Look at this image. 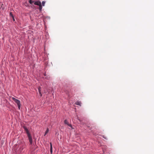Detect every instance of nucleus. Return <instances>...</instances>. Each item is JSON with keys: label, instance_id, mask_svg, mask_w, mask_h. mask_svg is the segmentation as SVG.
Here are the masks:
<instances>
[{"label": "nucleus", "instance_id": "nucleus-13", "mask_svg": "<svg viewBox=\"0 0 154 154\" xmlns=\"http://www.w3.org/2000/svg\"><path fill=\"white\" fill-rule=\"evenodd\" d=\"M68 125V126H69V127H71V128H72V125H71V124H68V125Z\"/></svg>", "mask_w": 154, "mask_h": 154}, {"label": "nucleus", "instance_id": "nucleus-10", "mask_svg": "<svg viewBox=\"0 0 154 154\" xmlns=\"http://www.w3.org/2000/svg\"><path fill=\"white\" fill-rule=\"evenodd\" d=\"M64 123L66 124H67L68 125V124L69 123H68V122L66 120H65L64 121Z\"/></svg>", "mask_w": 154, "mask_h": 154}, {"label": "nucleus", "instance_id": "nucleus-11", "mask_svg": "<svg viewBox=\"0 0 154 154\" xmlns=\"http://www.w3.org/2000/svg\"><path fill=\"white\" fill-rule=\"evenodd\" d=\"M45 1H42V5L43 6H44L45 5Z\"/></svg>", "mask_w": 154, "mask_h": 154}, {"label": "nucleus", "instance_id": "nucleus-2", "mask_svg": "<svg viewBox=\"0 0 154 154\" xmlns=\"http://www.w3.org/2000/svg\"><path fill=\"white\" fill-rule=\"evenodd\" d=\"M12 99L17 104L18 109H20L21 105L20 101L14 97H12Z\"/></svg>", "mask_w": 154, "mask_h": 154}, {"label": "nucleus", "instance_id": "nucleus-12", "mask_svg": "<svg viewBox=\"0 0 154 154\" xmlns=\"http://www.w3.org/2000/svg\"><path fill=\"white\" fill-rule=\"evenodd\" d=\"M10 16H12V17H13V20H14V18L13 16V15H12V14L11 13H10Z\"/></svg>", "mask_w": 154, "mask_h": 154}, {"label": "nucleus", "instance_id": "nucleus-8", "mask_svg": "<svg viewBox=\"0 0 154 154\" xmlns=\"http://www.w3.org/2000/svg\"><path fill=\"white\" fill-rule=\"evenodd\" d=\"M39 9L41 11V10L42 9V7L41 4L40 5H39Z\"/></svg>", "mask_w": 154, "mask_h": 154}, {"label": "nucleus", "instance_id": "nucleus-3", "mask_svg": "<svg viewBox=\"0 0 154 154\" xmlns=\"http://www.w3.org/2000/svg\"><path fill=\"white\" fill-rule=\"evenodd\" d=\"M34 4L35 5H37L38 6H39L41 4V2L39 1L35 2H34Z\"/></svg>", "mask_w": 154, "mask_h": 154}, {"label": "nucleus", "instance_id": "nucleus-6", "mask_svg": "<svg viewBox=\"0 0 154 154\" xmlns=\"http://www.w3.org/2000/svg\"><path fill=\"white\" fill-rule=\"evenodd\" d=\"M49 132V129L48 128H47V130H46V131L45 132V135Z\"/></svg>", "mask_w": 154, "mask_h": 154}, {"label": "nucleus", "instance_id": "nucleus-7", "mask_svg": "<svg viewBox=\"0 0 154 154\" xmlns=\"http://www.w3.org/2000/svg\"><path fill=\"white\" fill-rule=\"evenodd\" d=\"M41 87H39L38 88V92L40 94H41Z\"/></svg>", "mask_w": 154, "mask_h": 154}, {"label": "nucleus", "instance_id": "nucleus-14", "mask_svg": "<svg viewBox=\"0 0 154 154\" xmlns=\"http://www.w3.org/2000/svg\"><path fill=\"white\" fill-rule=\"evenodd\" d=\"M102 137H103V138H105V139H107L106 137H105L103 135V136H102Z\"/></svg>", "mask_w": 154, "mask_h": 154}, {"label": "nucleus", "instance_id": "nucleus-15", "mask_svg": "<svg viewBox=\"0 0 154 154\" xmlns=\"http://www.w3.org/2000/svg\"><path fill=\"white\" fill-rule=\"evenodd\" d=\"M75 104H77V103L76 102L75 103Z\"/></svg>", "mask_w": 154, "mask_h": 154}, {"label": "nucleus", "instance_id": "nucleus-17", "mask_svg": "<svg viewBox=\"0 0 154 154\" xmlns=\"http://www.w3.org/2000/svg\"><path fill=\"white\" fill-rule=\"evenodd\" d=\"M45 78H46V79H48V78H46V77H45Z\"/></svg>", "mask_w": 154, "mask_h": 154}, {"label": "nucleus", "instance_id": "nucleus-4", "mask_svg": "<svg viewBox=\"0 0 154 154\" xmlns=\"http://www.w3.org/2000/svg\"><path fill=\"white\" fill-rule=\"evenodd\" d=\"M50 145H51L50 152H51V153H52V144H51V143H50Z\"/></svg>", "mask_w": 154, "mask_h": 154}, {"label": "nucleus", "instance_id": "nucleus-1", "mask_svg": "<svg viewBox=\"0 0 154 154\" xmlns=\"http://www.w3.org/2000/svg\"><path fill=\"white\" fill-rule=\"evenodd\" d=\"M24 129L26 131V133L28 137L29 142L30 144H32V136L29 133V131H28V129L27 128H26L24 127Z\"/></svg>", "mask_w": 154, "mask_h": 154}, {"label": "nucleus", "instance_id": "nucleus-5", "mask_svg": "<svg viewBox=\"0 0 154 154\" xmlns=\"http://www.w3.org/2000/svg\"><path fill=\"white\" fill-rule=\"evenodd\" d=\"M82 103L80 101H78V105H79L80 106H81Z\"/></svg>", "mask_w": 154, "mask_h": 154}, {"label": "nucleus", "instance_id": "nucleus-16", "mask_svg": "<svg viewBox=\"0 0 154 154\" xmlns=\"http://www.w3.org/2000/svg\"><path fill=\"white\" fill-rule=\"evenodd\" d=\"M44 75H45V76H46V74H44Z\"/></svg>", "mask_w": 154, "mask_h": 154}, {"label": "nucleus", "instance_id": "nucleus-9", "mask_svg": "<svg viewBox=\"0 0 154 154\" xmlns=\"http://www.w3.org/2000/svg\"><path fill=\"white\" fill-rule=\"evenodd\" d=\"M34 2L32 0H30L29 1V3L30 4H32Z\"/></svg>", "mask_w": 154, "mask_h": 154}]
</instances>
